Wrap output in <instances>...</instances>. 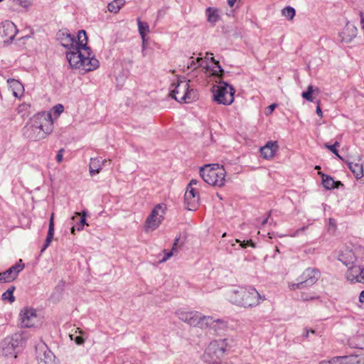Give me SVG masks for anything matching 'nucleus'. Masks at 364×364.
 <instances>
[{
  "instance_id": "nucleus-24",
  "label": "nucleus",
  "mask_w": 364,
  "mask_h": 364,
  "mask_svg": "<svg viewBox=\"0 0 364 364\" xmlns=\"http://www.w3.org/2000/svg\"><path fill=\"white\" fill-rule=\"evenodd\" d=\"M106 159H102L100 157L91 158L89 165V171L90 176H93L99 173L106 163Z\"/></svg>"
},
{
  "instance_id": "nucleus-61",
  "label": "nucleus",
  "mask_w": 364,
  "mask_h": 364,
  "mask_svg": "<svg viewBox=\"0 0 364 364\" xmlns=\"http://www.w3.org/2000/svg\"><path fill=\"white\" fill-rule=\"evenodd\" d=\"M251 245H252V247H255V245H254V244H253V242H252V243H251Z\"/></svg>"
},
{
  "instance_id": "nucleus-3",
  "label": "nucleus",
  "mask_w": 364,
  "mask_h": 364,
  "mask_svg": "<svg viewBox=\"0 0 364 364\" xmlns=\"http://www.w3.org/2000/svg\"><path fill=\"white\" fill-rule=\"evenodd\" d=\"M227 339H219L211 341L201 355L202 361H214L220 363V359L228 350Z\"/></svg>"
},
{
  "instance_id": "nucleus-37",
  "label": "nucleus",
  "mask_w": 364,
  "mask_h": 364,
  "mask_svg": "<svg viewBox=\"0 0 364 364\" xmlns=\"http://www.w3.org/2000/svg\"><path fill=\"white\" fill-rule=\"evenodd\" d=\"M11 86L14 87V95L18 97V95L22 92L23 87L21 82L17 80H13L11 81Z\"/></svg>"
},
{
  "instance_id": "nucleus-62",
  "label": "nucleus",
  "mask_w": 364,
  "mask_h": 364,
  "mask_svg": "<svg viewBox=\"0 0 364 364\" xmlns=\"http://www.w3.org/2000/svg\"><path fill=\"white\" fill-rule=\"evenodd\" d=\"M311 333H314L315 331L314 330H311Z\"/></svg>"
},
{
  "instance_id": "nucleus-28",
  "label": "nucleus",
  "mask_w": 364,
  "mask_h": 364,
  "mask_svg": "<svg viewBox=\"0 0 364 364\" xmlns=\"http://www.w3.org/2000/svg\"><path fill=\"white\" fill-rule=\"evenodd\" d=\"M228 328V323L223 319H213L210 329L216 334L220 335L223 333Z\"/></svg>"
},
{
  "instance_id": "nucleus-8",
  "label": "nucleus",
  "mask_w": 364,
  "mask_h": 364,
  "mask_svg": "<svg viewBox=\"0 0 364 364\" xmlns=\"http://www.w3.org/2000/svg\"><path fill=\"white\" fill-rule=\"evenodd\" d=\"M364 250L355 249V250L345 249L341 251L338 255V260L343 263L346 267L360 263L363 259Z\"/></svg>"
},
{
  "instance_id": "nucleus-27",
  "label": "nucleus",
  "mask_w": 364,
  "mask_h": 364,
  "mask_svg": "<svg viewBox=\"0 0 364 364\" xmlns=\"http://www.w3.org/2000/svg\"><path fill=\"white\" fill-rule=\"evenodd\" d=\"M54 226H55V225H54V214L52 213L50 215V221H49L47 237H46V239L45 241V244L41 249V252H43L46 250V249L50 245L52 240L53 239L54 231H55Z\"/></svg>"
},
{
  "instance_id": "nucleus-30",
  "label": "nucleus",
  "mask_w": 364,
  "mask_h": 364,
  "mask_svg": "<svg viewBox=\"0 0 364 364\" xmlns=\"http://www.w3.org/2000/svg\"><path fill=\"white\" fill-rule=\"evenodd\" d=\"M322 183L326 189L338 188L339 185H342L340 181H335L331 176L325 174L322 175Z\"/></svg>"
},
{
  "instance_id": "nucleus-36",
  "label": "nucleus",
  "mask_w": 364,
  "mask_h": 364,
  "mask_svg": "<svg viewBox=\"0 0 364 364\" xmlns=\"http://www.w3.org/2000/svg\"><path fill=\"white\" fill-rule=\"evenodd\" d=\"M282 14L287 19L292 20L295 16L296 11L293 7L286 6L282 9Z\"/></svg>"
},
{
  "instance_id": "nucleus-40",
  "label": "nucleus",
  "mask_w": 364,
  "mask_h": 364,
  "mask_svg": "<svg viewBox=\"0 0 364 364\" xmlns=\"http://www.w3.org/2000/svg\"><path fill=\"white\" fill-rule=\"evenodd\" d=\"M70 32L67 29L60 30L57 33V38L60 41V43L62 42V39L67 38Z\"/></svg>"
},
{
  "instance_id": "nucleus-9",
  "label": "nucleus",
  "mask_w": 364,
  "mask_h": 364,
  "mask_svg": "<svg viewBox=\"0 0 364 364\" xmlns=\"http://www.w3.org/2000/svg\"><path fill=\"white\" fill-rule=\"evenodd\" d=\"M34 128L47 134L53 132V119L50 114L39 113L33 118Z\"/></svg>"
},
{
  "instance_id": "nucleus-33",
  "label": "nucleus",
  "mask_w": 364,
  "mask_h": 364,
  "mask_svg": "<svg viewBox=\"0 0 364 364\" xmlns=\"http://www.w3.org/2000/svg\"><path fill=\"white\" fill-rule=\"evenodd\" d=\"M265 300V296L261 295L255 289L252 288V306L259 305Z\"/></svg>"
},
{
  "instance_id": "nucleus-38",
  "label": "nucleus",
  "mask_w": 364,
  "mask_h": 364,
  "mask_svg": "<svg viewBox=\"0 0 364 364\" xmlns=\"http://www.w3.org/2000/svg\"><path fill=\"white\" fill-rule=\"evenodd\" d=\"M202 58H198L196 60H195L193 58H191L190 62L188 64V69L190 70H195L197 68L201 66L202 63Z\"/></svg>"
},
{
  "instance_id": "nucleus-59",
  "label": "nucleus",
  "mask_w": 364,
  "mask_h": 364,
  "mask_svg": "<svg viewBox=\"0 0 364 364\" xmlns=\"http://www.w3.org/2000/svg\"><path fill=\"white\" fill-rule=\"evenodd\" d=\"M329 225L331 226H333V228H335V226H336L335 220L333 219H332V218H330L329 219Z\"/></svg>"
},
{
  "instance_id": "nucleus-23",
  "label": "nucleus",
  "mask_w": 364,
  "mask_h": 364,
  "mask_svg": "<svg viewBox=\"0 0 364 364\" xmlns=\"http://www.w3.org/2000/svg\"><path fill=\"white\" fill-rule=\"evenodd\" d=\"M176 315L181 321L188 323L190 326H194L196 324L195 322L196 316H198V311H186L182 309H179L176 312Z\"/></svg>"
},
{
  "instance_id": "nucleus-4",
  "label": "nucleus",
  "mask_w": 364,
  "mask_h": 364,
  "mask_svg": "<svg viewBox=\"0 0 364 364\" xmlns=\"http://www.w3.org/2000/svg\"><path fill=\"white\" fill-rule=\"evenodd\" d=\"M213 100L218 104L229 105L234 101L235 90L225 82H220L212 88Z\"/></svg>"
},
{
  "instance_id": "nucleus-43",
  "label": "nucleus",
  "mask_w": 364,
  "mask_h": 364,
  "mask_svg": "<svg viewBox=\"0 0 364 364\" xmlns=\"http://www.w3.org/2000/svg\"><path fill=\"white\" fill-rule=\"evenodd\" d=\"M267 221H268V216H267L265 215L259 219H256L255 225V226L259 228V225H261L262 226H264V225H266Z\"/></svg>"
},
{
  "instance_id": "nucleus-1",
  "label": "nucleus",
  "mask_w": 364,
  "mask_h": 364,
  "mask_svg": "<svg viewBox=\"0 0 364 364\" xmlns=\"http://www.w3.org/2000/svg\"><path fill=\"white\" fill-rule=\"evenodd\" d=\"M66 58L72 68L81 69L85 72L94 70L100 65L99 60L92 56V52L87 44L68 50Z\"/></svg>"
},
{
  "instance_id": "nucleus-56",
  "label": "nucleus",
  "mask_w": 364,
  "mask_h": 364,
  "mask_svg": "<svg viewBox=\"0 0 364 364\" xmlns=\"http://www.w3.org/2000/svg\"><path fill=\"white\" fill-rule=\"evenodd\" d=\"M238 0H227L228 1V4L230 6V7H232L235 4L237 1Z\"/></svg>"
},
{
  "instance_id": "nucleus-52",
  "label": "nucleus",
  "mask_w": 364,
  "mask_h": 364,
  "mask_svg": "<svg viewBox=\"0 0 364 364\" xmlns=\"http://www.w3.org/2000/svg\"><path fill=\"white\" fill-rule=\"evenodd\" d=\"M307 228V226L302 227L298 229L294 234L291 235V237H296L299 235L300 232H304Z\"/></svg>"
},
{
  "instance_id": "nucleus-44",
  "label": "nucleus",
  "mask_w": 364,
  "mask_h": 364,
  "mask_svg": "<svg viewBox=\"0 0 364 364\" xmlns=\"http://www.w3.org/2000/svg\"><path fill=\"white\" fill-rule=\"evenodd\" d=\"M304 287H306L301 280H300V282H299L297 283L291 284L289 286V288L290 289V290H296V289H303Z\"/></svg>"
},
{
  "instance_id": "nucleus-39",
  "label": "nucleus",
  "mask_w": 364,
  "mask_h": 364,
  "mask_svg": "<svg viewBox=\"0 0 364 364\" xmlns=\"http://www.w3.org/2000/svg\"><path fill=\"white\" fill-rule=\"evenodd\" d=\"M178 242V238H176L175 240V242L173 243V246L172 248V250L168 252L167 250H164V257L160 260V262H165L166 260H168L172 255H173V251L175 250L176 246L177 245V243Z\"/></svg>"
},
{
  "instance_id": "nucleus-13",
  "label": "nucleus",
  "mask_w": 364,
  "mask_h": 364,
  "mask_svg": "<svg viewBox=\"0 0 364 364\" xmlns=\"http://www.w3.org/2000/svg\"><path fill=\"white\" fill-rule=\"evenodd\" d=\"M25 265L22 259L9 268L7 270L0 272V282H9L14 281L18 274L24 269Z\"/></svg>"
},
{
  "instance_id": "nucleus-57",
  "label": "nucleus",
  "mask_w": 364,
  "mask_h": 364,
  "mask_svg": "<svg viewBox=\"0 0 364 364\" xmlns=\"http://www.w3.org/2000/svg\"><path fill=\"white\" fill-rule=\"evenodd\" d=\"M359 301L361 303L364 302V291H362L359 296Z\"/></svg>"
},
{
  "instance_id": "nucleus-11",
  "label": "nucleus",
  "mask_w": 364,
  "mask_h": 364,
  "mask_svg": "<svg viewBox=\"0 0 364 364\" xmlns=\"http://www.w3.org/2000/svg\"><path fill=\"white\" fill-rule=\"evenodd\" d=\"M77 40H76L74 36L70 33L67 38L62 39L60 45L67 48L68 50H71L74 49V48L79 46H85V44L87 43V37L85 31H80L77 33Z\"/></svg>"
},
{
  "instance_id": "nucleus-15",
  "label": "nucleus",
  "mask_w": 364,
  "mask_h": 364,
  "mask_svg": "<svg viewBox=\"0 0 364 364\" xmlns=\"http://www.w3.org/2000/svg\"><path fill=\"white\" fill-rule=\"evenodd\" d=\"M319 364H364V358L358 355H346L334 357L330 360L321 361Z\"/></svg>"
},
{
  "instance_id": "nucleus-10",
  "label": "nucleus",
  "mask_w": 364,
  "mask_h": 364,
  "mask_svg": "<svg viewBox=\"0 0 364 364\" xmlns=\"http://www.w3.org/2000/svg\"><path fill=\"white\" fill-rule=\"evenodd\" d=\"M250 292L245 287H239L237 289L230 291L228 294L229 301L238 306L247 307L250 306L248 303Z\"/></svg>"
},
{
  "instance_id": "nucleus-20",
  "label": "nucleus",
  "mask_w": 364,
  "mask_h": 364,
  "mask_svg": "<svg viewBox=\"0 0 364 364\" xmlns=\"http://www.w3.org/2000/svg\"><path fill=\"white\" fill-rule=\"evenodd\" d=\"M321 276L320 272L316 268H307L300 277L305 287H311L318 280Z\"/></svg>"
},
{
  "instance_id": "nucleus-45",
  "label": "nucleus",
  "mask_w": 364,
  "mask_h": 364,
  "mask_svg": "<svg viewBox=\"0 0 364 364\" xmlns=\"http://www.w3.org/2000/svg\"><path fill=\"white\" fill-rule=\"evenodd\" d=\"M30 105L28 104L23 103L18 107L17 111L18 113H22L24 115L28 110Z\"/></svg>"
},
{
  "instance_id": "nucleus-18",
  "label": "nucleus",
  "mask_w": 364,
  "mask_h": 364,
  "mask_svg": "<svg viewBox=\"0 0 364 364\" xmlns=\"http://www.w3.org/2000/svg\"><path fill=\"white\" fill-rule=\"evenodd\" d=\"M358 36V28L353 24L348 22L339 33L341 43H350Z\"/></svg>"
},
{
  "instance_id": "nucleus-12",
  "label": "nucleus",
  "mask_w": 364,
  "mask_h": 364,
  "mask_svg": "<svg viewBox=\"0 0 364 364\" xmlns=\"http://www.w3.org/2000/svg\"><path fill=\"white\" fill-rule=\"evenodd\" d=\"M36 350L38 364H55V355L44 343L38 344Z\"/></svg>"
},
{
  "instance_id": "nucleus-14",
  "label": "nucleus",
  "mask_w": 364,
  "mask_h": 364,
  "mask_svg": "<svg viewBox=\"0 0 364 364\" xmlns=\"http://www.w3.org/2000/svg\"><path fill=\"white\" fill-rule=\"evenodd\" d=\"M18 346V340L14 336L4 338L0 343V353L4 356L15 354V349Z\"/></svg>"
},
{
  "instance_id": "nucleus-26",
  "label": "nucleus",
  "mask_w": 364,
  "mask_h": 364,
  "mask_svg": "<svg viewBox=\"0 0 364 364\" xmlns=\"http://www.w3.org/2000/svg\"><path fill=\"white\" fill-rule=\"evenodd\" d=\"M213 319V317L204 316L201 313L198 312V316H196L194 327H198L200 328H210Z\"/></svg>"
},
{
  "instance_id": "nucleus-2",
  "label": "nucleus",
  "mask_w": 364,
  "mask_h": 364,
  "mask_svg": "<svg viewBox=\"0 0 364 364\" xmlns=\"http://www.w3.org/2000/svg\"><path fill=\"white\" fill-rule=\"evenodd\" d=\"M203 180L213 186L222 187L225 185L226 171L218 164H206L200 169Z\"/></svg>"
},
{
  "instance_id": "nucleus-21",
  "label": "nucleus",
  "mask_w": 364,
  "mask_h": 364,
  "mask_svg": "<svg viewBox=\"0 0 364 364\" xmlns=\"http://www.w3.org/2000/svg\"><path fill=\"white\" fill-rule=\"evenodd\" d=\"M24 135L32 141H38L45 138V134L43 132L34 128L33 119L24 127Z\"/></svg>"
},
{
  "instance_id": "nucleus-55",
  "label": "nucleus",
  "mask_w": 364,
  "mask_h": 364,
  "mask_svg": "<svg viewBox=\"0 0 364 364\" xmlns=\"http://www.w3.org/2000/svg\"><path fill=\"white\" fill-rule=\"evenodd\" d=\"M211 61L213 62L217 65L220 71H223L220 65H219L218 61L215 60L213 57L211 58Z\"/></svg>"
},
{
  "instance_id": "nucleus-35",
  "label": "nucleus",
  "mask_w": 364,
  "mask_h": 364,
  "mask_svg": "<svg viewBox=\"0 0 364 364\" xmlns=\"http://www.w3.org/2000/svg\"><path fill=\"white\" fill-rule=\"evenodd\" d=\"M14 289L15 287L13 286L4 292L1 295L2 300L8 301L11 304L13 303L15 301V297L13 294Z\"/></svg>"
},
{
  "instance_id": "nucleus-41",
  "label": "nucleus",
  "mask_w": 364,
  "mask_h": 364,
  "mask_svg": "<svg viewBox=\"0 0 364 364\" xmlns=\"http://www.w3.org/2000/svg\"><path fill=\"white\" fill-rule=\"evenodd\" d=\"M75 214L76 215L73 217L72 219L73 220H75V219L79 220V223H80V225H82L84 227V225L86 224L85 212H82V216H80V213H76Z\"/></svg>"
},
{
  "instance_id": "nucleus-22",
  "label": "nucleus",
  "mask_w": 364,
  "mask_h": 364,
  "mask_svg": "<svg viewBox=\"0 0 364 364\" xmlns=\"http://www.w3.org/2000/svg\"><path fill=\"white\" fill-rule=\"evenodd\" d=\"M279 149L277 141H268L264 146L260 148L261 156L264 159H272Z\"/></svg>"
},
{
  "instance_id": "nucleus-47",
  "label": "nucleus",
  "mask_w": 364,
  "mask_h": 364,
  "mask_svg": "<svg viewBox=\"0 0 364 364\" xmlns=\"http://www.w3.org/2000/svg\"><path fill=\"white\" fill-rule=\"evenodd\" d=\"M277 107V105L274 103L270 105L266 108L265 114L269 115L272 113V112L274 110V109Z\"/></svg>"
},
{
  "instance_id": "nucleus-42",
  "label": "nucleus",
  "mask_w": 364,
  "mask_h": 364,
  "mask_svg": "<svg viewBox=\"0 0 364 364\" xmlns=\"http://www.w3.org/2000/svg\"><path fill=\"white\" fill-rule=\"evenodd\" d=\"M326 146L331 151L333 152L334 154H336V156L339 158V159H342L341 156L338 154V152L336 149V147L337 146H339V143L338 141H336L334 144L333 145H326Z\"/></svg>"
},
{
  "instance_id": "nucleus-6",
  "label": "nucleus",
  "mask_w": 364,
  "mask_h": 364,
  "mask_svg": "<svg viewBox=\"0 0 364 364\" xmlns=\"http://www.w3.org/2000/svg\"><path fill=\"white\" fill-rule=\"evenodd\" d=\"M166 206L164 204L156 205L151 210L145 221L144 230L151 232L156 230L164 220Z\"/></svg>"
},
{
  "instance_id": "nucleus-19",
  "label": "nucleus",
  "mask_w": 364,
  "mask_h": 364,
  "mask_svg": "<svg viewBox=\"0 0 364 364\" xmlns=\"http://www.w3.org/2000/svg\"><path fill=\"white\" fill-rule=\"evenodd\" d=\"M363 268L361 267L360 262L348 267L346 274V279L353 283H362L364 281L363 277Z\"/></svg>"
},
{
  "instance_id": "nucleus-51",
  "label": "nucleus",
  "mask_w": 364,
  "mask_h": 364,
  "mask_svg": "<svg viewBox=\"0 0 364 364\" xmlns=\"http://www.w3.org/2000/svg\"><path fill=\"white\" fill-rule=\"evenodd\" d=\"M301 297L303 301H309V300L315 299L317 298L316 296H309L306 294H302Z\"/></svg>"
},
{
  "instance_id": "nucleus-31",
  "label": "nucleus",
  "mask_w": 364,
  "mask_h": 364,
  "mask_svg": "<svg viewBox=\"0 0 364 364\" xmlns=\"http://www.w3.org/2000/svg\"><path fill=\"white\" fill-rule=\"evenodd\" d=\"M137 26L139 33L142 38L143 45H144L145 36L149 33V26L146 22L141 21L139 18H137Z\"/></svg>"
},
{
  "instance_id": "nucleus-46",
  "label": "nucleus",
  "mask_w": 364,
  "mask_h": 364,
  "mask_svg": "<svg viewBox=\"0 0 364 364\" xmlns=\"http://www.w3.org/2000/svg\"><path fill=\"white\" fill-rule=\"evenodd\" d=\"M53 114L56 115V117H58L63 112L64 107L62 105L58 104L53 107Z\"/></svg>"
},
{
  "instance_id": "nucleus-63",
  "label": "nucleus",
  "mask_w": 364,
  "mask_h": 364,
  "mask_svg": "<svg viewBox=\"0 0 364 364\" xmlns=\"http://www.w3.org/2000/svg\"><path fill=\"white\" fill-rule=\"evenodd\" d=\"M3 0H0V2L2 1Z\"/></svg>"
},
{
  "instance_id": "nucleus-7",
  "label": "nucleus",
  "mask_w": 364,
  "mask_h": 364,
  "mask_svg": "<svg viewBox=\"0 0 364 364\" xmlns=\"http://www.w3.org/2000/svg\"><path fill=\"white\" fill-rule=\"evenodd\" d=\"M19 320L22 328L36 327L41 321L36 310L31 307H24L20 311Z\"/></svg>"
},
{
  "instance_id": "nucleus-48",
  "label": "nucleus",
  "mask_w": 364,
  "mask_h": 364,
  "mask_svg": "<svg viewBox=\"0 0 364 364\" xmlns=\"http://www.w3.org/2000/svg\"><path fill=\"white\" fill-rule=\"evenodd\" d=\"M64 151H65L64 149H60L58 151V154L56 155V161H57L58 163H61L62 162Z\"/></svg>"
},
{
  "instance_id": "nucleus-34",
  "label": "nucleus",
  "mask_w": 364,
  "mask_h": 364,
  "mask_svg": "<svg viewBox=\"0 0 364 364\" xmlns=\"http://www.w3.org/2000/svg\"><path fill=\"white\" fill-rule=\"evenodd\" d=\"M314 92H318V89L316 88L314 90L312 85H309L307 90L301 93V97L309 102H314V97L312 95Z\"/></svg>"
},
{
  "instance_id": "nucleus-49",
  "label": "nucleus",
  "mask_w": 364,
  "mask_h": 364,
  "mask_svg": "<svg viewBox=\"0 0 364 364\" xmlns=\"http://www.w3.org/2000/svg\"><path fill=\"white\" fill-rule=\"evenodd\" d=\"M83 228L84 227L82 225H80V223H78L76 225L72 227L71 232L73 234H75V230H77V231H80V230H82L83 229Z\"/></svg>"
},
{
  "instance_id": "nucleus-58",
  "label": "nucleus",
  "mask_w": 364,
  "mask_h": 364,
  "mask_svg": "<svg viewBox=\"0 0 364 364\" xmlns=\"http://www.w3.org/2000/svg\"><path fill=\"white\" fill-rule=\"evenodd\" d=\"M75 341L77 344H81L83 342V340L80 337H76Z\"/></svg>"
},
{
  "instance_id": "nucleus-53",
  "label": "nucleus",
  "mask_w": 364,
  "mask_h": 364,
  "mask_svg": "<svg viewBox=\"0 0 364 364\" xmlns=\"http://www.w3.org/2000/svg\"><path fill=\"white\" fill-rule=\"evenodd\" d=\"M236 242H240V247L241 248H244L246 246H249L250 245V240H247L246 243H245V241H243L242 242H240L239 240H235Z\"/></svg>"
},
{
  "instance_id": "nucleus-17",
  "label": "nucleus",
  "mask_w": 364,
  "mask_h": 364,
  "mask_svg": "<svg viewBox=\"0 0 364 364\" xmlns=\"http://www.w3.org/2000/svg\"><path fill=\"white\" fill-rule=\"evenodd\" d=\"M184 200L189 210L196 209L199 204V193L196 188L187 186L186 192L184 195Z\"/></svg>"
},
{
  "instance_id": "nucleus-25",
  "label": "nucleus",
  "mask_w": 364,
  "mask_h": 364,
  "mask_svg": "<svg viewBox=\"0 0 364 364\" xmlns=\"http://www.w3.org/2000/svg\"><path fill=\"white\" fill-rule=\"evenodd\" d=\"M207 21L214 26L220 19L219 10L214 7H208L205 9Z\"/></svg>"
},
{
  "instance_id": "nucleus-5",
  "label": "nucleus",
  "mask_w": 364,
  "mask_h": 364,
  "mask_svg": "<svg viewBox=\"0 0 364 364\" xmlns=\"http://www.w3.org/2000/svg\"><path fill=\"white\" fill-rule=\"evenodd\" d=\"M171 95L179 102L188 103L195 100L196 91L189 89V80H178L175 88L171 91Z\"/></svg>"
},
{
  "instance_id": "nucleus-29",
  "label": "nucleus",
  "mask_w": 364,
  "mask_h": 364,
  "mask_svg": "<svg viewBox=\"0 0 364 364\" xmlns=\"http://www.w3.org/2000/svg\"><path fill=\"white\" fill-rule=\"evenodd\" d=\"M348 166L357 179H360L361 178H363V166L361 163L348 161Z\"/></svg>"
},
{
  "instance_id": "nucleus-54",
  "label": "nucleus",
  "mask_w": 364,
  "mask_h": 364,
  "mask_svg": "<svg viewBox=\"0 0 364 364\" xmlns=\"http://www.w3.org/2000/svg\"><path fill=\"white\" fill-rule=\"evenodd\" d=\"M199 183V181L196 180V179H192L191 180V181L189 182L188 186L189 187H193V186H196L198 185Z\"/></svg>"
},
{
  "instance_id": "nucleus-32",
  "label": "nucleus",
  "mask_w": 364,
  "mask_h": 364,
  "mask_svg": "<svg viewBox=\"0 0 364 364\" xmlns=\"http://www.w3.org/2000/svg\"><path fill=\"white\" fill-rule=\"evenodd\" d=\"M124 4V0H114L108 4L107 9L109 12L117 14Z\"/></svg>"
},
{
  "instance_id": "nucleus-16",
  "label": "nucleus",
  "mask_w": 364,
  "mask_h": 364,
  "mask_svg": "<svg viewBox=\"0 0 364 364\" xmlns=\"http://www.w3.org/2000/svg\"><path fill=\"white\" fill-rule=\"evenodd\" d=\"M17 33L16 25L10 21H6L0 25V36L4 38V42L12 41Z\"/></svg>"
},
{
  "instance_id": "nucleus-50",
  "label": "nucleus",
  "mask_w": 364,
  "mask_h": 364,
  "mask_svg": "<svg viewBox=\"0 0 364 364\" xmlns=\"http://www.w3.org/2000/svg\"><path fill=\"white\" fill-rule=\"evenodd\" d=\"M316 104H317V107H316V114H317L319 117H323V113H322V110H321V107H320V101H319V100H318V101L316 102Z\"/></svg>"
},
{
  "instance_id": "nucleus-60",
  "label": "nucleus",
  "mask_w": 364,
  "mask_h": 364,
  "mask_svg": "<svg viewBox=\"0 0 364 364\" xmlns=\"http://www.w3.org/2000/svg\"><path fill=\"white\" fill-rule=\"evenodd\" d=\"M309 331L308 329H306L305 337L307 338L309 336Z\"/></svg>"
}]
</instances>
